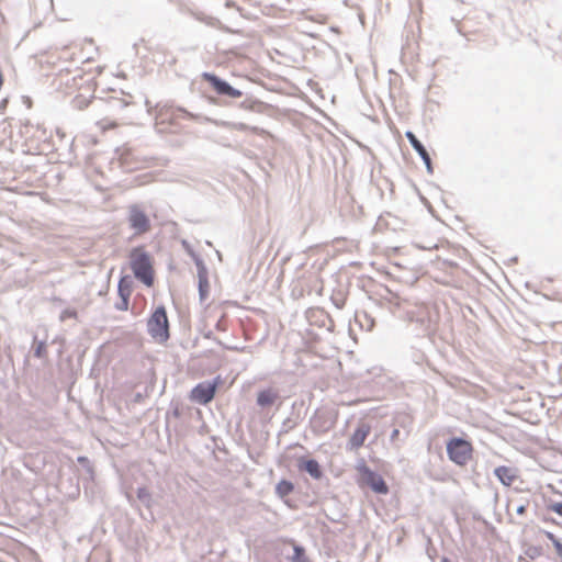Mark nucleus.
<instances>
[{"label": "nucleus", "instance_id": "obj_13", "mask_svg": "<svg viewBox=\"0 0 562 562\" xmlns=\"http://www.w3.org/2000/svg\"><path fill=\"white\" fill-rule=\"evenodd\" d=\"M279 400V392L274 389H266L258 393L257 404L260 407L273 405Z\"/></svg>", "mask_w": 562, "mask_h": 562}, {"label": "nucleus", "instance_id": "obj_27", "mask_svg": "<svg viewBox=\"0 0 562 562\" xmlns=\"http://www.w3.org/2000/svg\"><path fill=\"white\" fill-rule=\"evenodd\" d=\"M526 510V507L524 505H520L518 508H517V514L521 515L524 514Z\"/></svg>", "mask_w": 562, "mask_h": 562}, {"label": "nucleus", "instance_id": "obj_19", "mask_svg": "<svg viewBox=\"0 0 562 562\" xmlns=\"http://www.w3.org/2000/svg\"><path fill=\"white\" fill-rule=\"evenodd\" d=\"M294 486L290 481L282 480L277 484L276 492L280 497L288 496L292 491Z\"/></svg>", "mask_w": 562, "mask_h": 562}, {"label": "nucleus", "instance_id": "obj_7", "mask_svg": "<svg viewBox=\"0 0 562 562\" xmlns=\"http://www.w3.org/2000/svg\"><path fill=\"white\" fill-rule=\"evenodd\" d=\"M368 378H362L359 383L368 384V387L374 396H379L380 391L391 384L390 378L383 372L382 368L374 367L368 371Z\"/></svg>", "mask_w": 562, "mask_h": 562}, {"label": "nucleus", "instance_id": "obj_24", "mask_svg": "<svg viewBox=\"0 0 562 562\" xmlns=\"http://www.w3.org/2000/svg\"><path fill=\"white\" fill-rule=\"evenodd\" d=\"M234 127L238 131H244V132H251V133H255V134H258L259 133V128L258 127H250L248 126L247 124L245 123H238V124H235Z\"/></svg>", "mask_w": 562, "mask_h": 562}, {"label": "nucleus", "instance_id": "obj_29", "mask_svg": "<svg viewBox=\"0 0 562 562\" xmlns=\"http://www.w3.org/2000/svg\"><path fill=\"white\" fill-rule=\"evenodd\" d=\"M400 434L398 429L392 431L391 438L394 439Z\"/></svg>", "mask_w": 562, "mask_h": 562}, {"label": "nucleus", "instance_id": "obj_11", "mask_svg": "<svg viewBox=\"0 0 562 562\" xmlns=\"http://www.w3.org/2000/svg\"><path fill=\"white\" fill-rule=\"evenodd\" d=\"M405 136L408 139L412 147L415 149V151L419 155V157L424 161L428 173H432L434 169H432L431 158H430L428 151L426 150L425 146L418 140V138L416 137V135L413 132L407 131L405 133Z\"/></svg>", "mask_w": 562, "mask_h": 562}, {"label": "nucleus", "instance_id": "obj_26", "mask_svg": "<svg viewBox=\"0 0 562 562\" xmlns=\"http://www.w3.org/2000/svg\"><path fill=\"white\" fill-rule=\"evenodd\" d=\"M554 541V547L557 549V552L559 553V555L562 557V543L558 540H553Z\"/></svg>", "mask_w": 562, "mask_h": 562}, {"label": "nucleus", "instance_id": "obj_14", "mask_svg": "<svg viewBox=\"0 0 562 562\" xmlns=\"http://www.w3.org/2000/svg\"><path fill=\"white\" fill-rule=\"evenodd\" d=\"M370 431V424L367 422H360L353 431V448L362 446Z\"/></svg>", "mask_w": 562, "mask_h": 562}, {"label": "nucleus", "instance_id": "obj_2", "mask_svg": "<svg viewBox=\"0 0 562 562\" xmlns=\"http://www.w3.org/2000/svg\"><path fill=\"white\" fill-rule=\"evenodd\" d=\"M147 329L151 338L159 344H165L169 339V322L164 306H158L150 315Z\"/></svg>", "mask_w": 562, "mask_h": 562}, {"label": "nucleus", "instance_id": "obj_6", "mask_svg": "<svg viewBox=\"0 0 562 562\" xmlns=\"http://www.w3.org/2000/svg\"><path fill=\"white\" fill-rule=\"evenodd\" d=\"M202 79L206 81L212 89L218 94V95H226L232 99H238L243 95V92L234 87H232L228 82L221 79L214 74L210 72H203L201 75Z\"/></svg>", "mask_w": 562, "mask_h": 562}, {"label": "nucleus", "instance_id": "obj_8", "mask_svg": "<svg viewBox=\"0 0 562 562\" xmlns=\"http://www.w3.org/2000/svg\"><path fill=\"white\" fill-rule=\"evenodd\" d=\"M227 314L225 310L220 306H209L205 311V325H214L217 331H225L227 329Z\"/></svg>", "mask_w": 562, "mask_h": 562}, {"label": "nucleus", "instance_id": "obj_25", "mask_svg": "<svg viewBox=\"0 0 562 562\" xmlns=\"http://www.w3.org/2000/svg\"><path fill=\"white\" fill-rule=\"evenodd\" d=\"M550 508L555 513L558 514L559 516L562 517V502L560 503H554L550 506Z\"/></svg>", "mask_w": 562, "mask_h": 562}, {"label": "nucleus", "instance_id": "obj_10", "mask_svg": "<svg viewBox=\"0 0 562 562\" xmlns=\"http://www.w3.org/2000/svg\"><path fill=\"white\" fill-rule=\"evenodd\" d=\"M133 291V282L130 277H122L119 280L117 292L121 297V302L115 306L119 311H127L130 305V297Z\"/></svg>", "mask_w": 562, "mask_h": 562}, {"label": "nucleus", "instance_id": "obj_22", "mask_svg": "<svg viewBox=\"0 0 562 562\" xmlns=\"http://www.w3.org/2000/svg\"><path fill=\"white\" fill-rule=\"evenodd\" d=\"M261 102L257 100H245L240 103V108L248 111H259Z\"/></svg>", "mask_w": 562, "mask_h": 562}, {"label": "nucleus", "instance_id": "obj_1", "mask_svg": "<svg viewBox=\"0 0 562 562\" xmlns=\"http://www.w3.org/2000/svg\"><path fill=\"white\" fill-rule=\"evenodd\" d=\"M130 267L137 280L150 288L155 281L154 260L144 246L133 248L128 254Z\"/></svg>", "mask_w": 562, "mask_h": 562}, {"label": "nucleus", "instance_id": "obj_5", "mask_svg": "<svg viewBox=\"0 0 562 562\" xmlns=\"http://www.w3.org/2000/svg\"><path fill=\"white\" fill-rule=\"evenodd\" d=\"M128 224L135 235H144L151 228L150 220L139 205H131L128 209Z\"/></svg>", "mask_w": 562, "mask_h": 562}, {"label": "nucleus", "instance_id": "obj_16", "mask_svg": "<svg viewBox=\"0 0 562 562\" xmlns=\"http://www.w3.org/2000/svg\"><path fill=\"white\" fill-rule=\"evenodd\" d=\"M300 470L306 471L314 479H321L322 476V470L316 460H301L299 463Z\"/></svg>", "mask_w": 562, "mask_h": 562}, {"label": "nucleus", "instance_id": "obj_15", "mask_svg": "<svg viewBox=\"0 0 562 562\" xmlns=\"http://www.w3.org/2000/svg\"><path fill=\"white\" fill-rule=\"evenodd\" d=\"M494 475L505 485V486H510L515 479H516V475L514 474V471L513 469L508 468V467H505V465H501V467H497L495 470H494Z\"/></svg>", "mask_w": 562, "mask_h": 562}, {"label": "nucleus", "instance_id": "obj_20", "mask_svg": "<svg viewBox=\"0 0 562 562\" xmlns=\"http://www.w3.org/2000/svg\"><path fill=\"white\" fill-rule=\"evenodd\" d=\"M209 280L205 273H199V292L202 300H204L209 294Z\"/></svg>", "mask_w": 562, "mask_h": 562}, {"label": "nucleus", "instance_id": "obj_17", "mask_svg": "<svg viewBox=\"0 0 562 562\" xmlns=\"http://www.w3.org/2000/svg\"><path fill=\"white\" fill-rule=\"evenodd\" d=\"M422 273H423V269L420 266H418V265L407 266L406 273L401 274L400 279L402 280L401 282H404L406 284H414L419 279Z\"/></svg>", "mask_w": 562, "mask_h": 562}, {"label": "nucleus", "instance_id": "obj_3", "mask_svg": "<svg viewBox=\"0 0 562 562\" xmlns=\"http://www.w3.org/2000/svg\"><path fill=\"white\" fill-rule=\"evenodd\" d=\"M358 470V484L362 487H370L376 494H386L389 487L381 476L375 471L370 470L363 460L357 464Z\"/></svg>", "mask_w": 562, "mask_h": 562}, {"label": "nucleus", "instance_id": "obj_18", "mask_svg": "<svg viewBox=\"0 0 562 562\" xmlns=\"http://www.w3.org/2000/svg\"><path fill=\"white\" fill-rule=\"evenodd\" d=\"M353 322H356L361 329L370 331L374 326V319L366 312H356L353 314Z\"/></svg>", "mask_w": 562, "mask_h": 562}, {"label": "nucleus", "instance_id": "obj_9", "mask_svg": "<svg viewBox=\"0 0 562 562\" xmlns=\"http://www.w3.org/2000/svg\"><path fill=\"white\" fill-rule=\"evenodd\" d=\"M216 383H200L192 391L190 398L200 404L210 403L215 395Z\"/></svg>", "mask_w": 562, "mask_h": 562}, {"label": "nucleus", "instance_id": "obj_31", "mask_svg": "<svg viewBox=\"0 0 562 562\" xmlns=\"http://www.w3.org/2000/svg\"><path fill=\"white\" fill-rule=\"evenodd\" d=\"M353 143H356V140L353 139ZM358 146L362 147L361 143L357 142Z\"/></svg>", "mask_w": 562, "mask_h": 562}, {"label": "nucleus", "instance_id": "obj_28", "mask_svg": "<svg viewBox=\"0 0 562 562\" xmlns=\"http://www.w3.org/2000/svg\"><path fill=\"white\" fill-rule=\"evenodd\" d=\"M317 423H318V417H314L312 419V425H313L314 428H317Z\"/></svg>", "mask_w": 562, "mask_h": 562}, {"label": "nucleus", "instance_id": "obj_21", "mask_svg": "<svg viewBox=\"0 0 562 562\" xmlns=\"http://www.w3.org/2000/svg\"><path fill=\"white\" fill-rule=\"evenodd\" d=\"M97 124L100 131L103 133L110 130H114L119 126V123L116 121L110 119H102Z\"/></svg>", "mask_w": 562, "mask_h": 562}, {"label": "nucleus", "instance_id": "obj_12", "mask_svg": "<svg viewBox=\"0 0 562 562\" xmlns=\"http://www.w3.org/2000/svg\"><path fill=\"white\" fill-rule=\"evenodd\" d=\"M85 89V93H80L76 95L72 100V104L78 110H85L90 104L93 98V87L91 83H87Z\"/></svg>", "mask_w": 562, "mask_h": 562}, {"label": "nucleus", "instance_id": "obj_4", "mask_svg": "<svg viewBox=\"0 0 562 562\" xmlns=\"http://www.w3.org/2000/svg\"><path fill=\"white\" fill-rule=\"evenodd\" d=\"M473 448L463 438H452L447 443L449 459L458 465H465L472 458Z\"/></svg>", "mask_w": 562, "mask_h": 562}, {"label": "nucleus", "instance_id": "obj_30", "mask_svg": "<svg viewBox=\"0 0 562 562\" xmlns=\"http://www.w3.org/2000/svg\"><path fill=\"white\" fill-rule=\"evenodd\" d=\"M440 562H450V560L448 558L443 557Z\"/></svg>", "mask_w": 562, "mask_h": 562}, {"label": "nucleus", "instance_id": "obj_23", "mask_svg": "<svg viewBox=\"0 0 562 562\" xmlns=\"http://www.w3.org/2000/svg\"><path fill=\"white\" fill-rule=\"evenodd\" d=\"M292 562H308L303 548L297 546L294 547V555L292 558Z\"/></svg>", "mask_w": 562, "mask_h": 562}]
</instances>
